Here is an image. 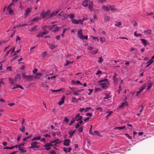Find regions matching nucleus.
<instances>
[{
	"mask_svg": "<svg viewBox=\"0 0 154 154\" xmlns=\"http://www.w3.org/2000/svg\"><path fill=\"white\" fill-rule=\"evenodd\" d=\"M108 81L109 80L108 79H105L100 80L98 81V82L100 83V87L105 89L109 87Z\"/></svg>",
	"mask_w": 154,
	"mask_h": 154,
	"instance_id": "f257e3e1",
	"label": "nucleus"
},
{
	"mask_svg": "<svg viewBox=\"0 0 154 154\" xmlns=\"http://www.w3.org/2000/svg\"><path fill=\"white\" fill-rule=\"evenodd\" d=\"M22 75L23 79L29 81L32 80L33 78V76L26 75L25 73L22 74Z\"/></svg>",
	"mask_w": 154,
	"mask_h": 154,
	"instance_id": "f03ea898",
	"label": "nucleus"
},
{
	"mask_svg": "<svg viewBox=\"0 0 154 154\" xmlns=\"http://www.w3.org/2000/svg\"><path fill=\"white\" fill-rule=\"evenodd\" d=\"M85 20V19L84 18L82 20L80 19L79 20L74 19L72 20V22L74 24L79 23L81 24H82L83 23V21Z\"/></svg>",
	"mask_w": 154,
	"mask_h": 154,
	"instance_id": "7ed1b4c3",
	"label": "nucleus"
},
{
	"mask_svg": "<svg viewBox=\"0 0 154 154\" xmlns=\"http://www.w3.org/2000/svg\"><path fill=\"white\" fill-rule=\"evenodd\" d=\"M50 14L49 11H48L46 12L44 11H43L40 14V16H42V18H43L46 17L47 16H48Z\"/></svg>",
	"mask_w": 154,
	"mask_h": 154,
	"instance_id": "20e7f679",
	"label": "nucleus"
},
{
	"mask_svg": "<svg viewBox=\"0 0 154 154\" xmlns=\"http://www.w3.org/2000/svg\"><path fill=\"white\" fill-rule=\"evenodd\" d=\"M38 144V143L36 142H32L31 145V147H29L30 148H39V146H38L37 144Z\"/></svg>",
	"mask_w": 154,
	"mask_h": 154,
	"instance_id": "39448f33",
	"label": "nucleus"
},
{
	"mask_svg": "<svg viewBox=\"0 0 154 154\" xmlns=\"http://www.w3.org/2000/svg\"><path fill=\"white\" fill-rule=\"evenodd\" d=\"M77 34L79 38L82 39H83L84 36L82 34V29L78 31Z\"/></svg>",
	"mask_w": 154,
	"mask_h": 154,
	"instance_id": "423d86ee",
	"label": "nucleus"
},
{
	"mask_svg": "<svg viewBox=\"0 0 154 154\" xmlns=\"http://www.w3.org/2000/svg\"><path fill=\"white\" fill-rule=\"evenodd\" d=\"M70 140L69 139H65L63 141V145L65 146H68L69 145Z\"/></svg>",
	"mask_w": 154,
	"mask_h": 154,
	"instance_id": "0eeeda50",
	"label": "nucleus"
},
{
	"mask_svg": "<svg viewBox=\"0 0 154 154\" xmlns=\"http://www.w3.org/2000/svg\"><path fill=\"white\" fill-rule=\"evenodd\" d=\"M104 21L105 22H108L110 20V17L105 14H103Z\"/></svg>",
	"mask_w": 154,
	"mask_h": 154,
	"instance_id": "6e6552de",
	"label": "nucleus"
},
{
	"mask_svg": "<svg viewBox=\"0 0 154 154\" xmlns=\"http://www.w3.org/2000/svg\"><path fill=\"white\" fill-rule=\"evenodd\" d=\"M89 0H85L82 4V5L85 7H87L88 5V2L89 3Z\"/></svg>",
	"mask_w": 154,
	"mask_h": 154,
	"instance_id": "1a4fd4ad",
	"label": "nucleus"
},
{
	"mask_svg": "<svg viewBox=\"0 0 154 154\" xmlns=\"http://www.w3.org/2000/svg\"><path fill=\"white\" fill-rule=\"evenodd\" d=\"M31 10V9L30 8H28L26 10L24 14V16L25 17L28 15L29 14Z\"/></svg>",
	"mask_w": 154,
	"mask_h": 154,
	"instance_id": "9d476101",
	"label": "nucleus"
},
{
	"mask_svg": "<svg viewBox=\"0 0 154 154\" xmlns=\"http://www.w3.org/2000/svg\"><path fill=\"white\" fill-rule=\"evenodd\" d=\"M128 105V102L125 101L124 102H123L119 106L120 108H122L124 107L125 106H127Z\"/></svg>",
	"mask_w": 154,
	"mask_h": 154,
	"instance_id": "9b49d317",
	"label": "nucleus"
},
{
	"mask_svg": "<svg viewBox=\"0 0 154 154\" xmlns=\"http://www.w3.org/2000/svg\"><path fill=\"white\" fill-rule=\"evenodd\" d=\"M88 5H89L88 8L91 11H92L93 10V1H90Z\"/></svg>",
	"mask_w": 154,
	"mask_h": 154,
	"instance_id": "f8f14e48",
	"label": "nucleus"
},
{
	"mask_svg": "<svg viewBox=\"0 0 154 154\" xmlns=\"http://www.w3.org/2000/svg\"><path fill=\"white\" fill-rule=\"evenodd\" d=\"M82 116H80L79 113L77 114L75 116V119H76V121H78L79 120H82Z\"/></svg>",
	"mask_w": 154,
	"mask_h": 154,
	"instance_id": "ddd939ff",
	"label": "nucleus"
},
{
	"mask_svg": "<svg viewBox=\"0 0 154 154\" xmlns=\"http://www.w3.org/2000/svg\"><path fill=\"white\" fill-rule=\"evenodd\" d=\"M59 12V11H55L53 12H52L49 15V16L48 18H50L53 16L56 15Z\"/></svg>",
	"mask_w": 154,
	"mask_h": 154,
	"instance_id": "4468645a",
	"label": "nucleus"
},
{
	"mask_svg": "<svg viewBox=\"0 0 154 154\" xmlns=\"http://www.w3.org/2000/svg\"><path fill=\"white\" fill-rule=\"evenodd\" d=\"M109 9L110 10L113 12H115L117 11V9L115 8V5H109Z\"/></svg>",
	"mask_w": 154,
	"mask_h": 154,
	"instance_id": "2eb2a0df",
	"label": "nucleus"
},
{
	"mask_svg": "<svg viewBox=\"0 0 154 154\" xmlns=\"http://www.w3.org/2000/svg\"><path fill=\"white\" fill-rule=\"evenodd\" d=\"M109 5H108L107 6L103 5L102 7V8L104 11H109L110 10Z\"/></svg>",
	"mask_w": 154,
	"mask_h": 154,
	"instance_id": "dca6fc26",
	"label": "nucleus"
},
{
	"mask_svg": "<svg viewBox=\"0 0 154 154\" xmlns=\"http://www.w3.org/2000/svg\"><path fill=\"white\" fill-rule=\"evenodd\" d=\"M68 17H69V18L71 19L72 21V20H73L72 19L75 17V16L74 14H73L71 13L69 14L67 16V17H65L66 19Z\"/></svg>",
	"mask_w": 154,
	"mask_h": 154,
	"instance_id": "f3484780",
	"label": "nucleus"
},
{
	"mask_svg": "<svg viewBox=\"0 0 154 154\" xmlns=\"http://www.w3.org/2000/svg\"><path fill=\"white\" fill-rule=\"evenodd\" d=\"M65 98V97L64 96L58 102V104L59 105H62L64 103Z\"/></svg>",
	"mask_w": 154,
	"mask_h": 154,
	"instance_id": "a211bd4d",
	"label": "nucleus"
},
{
	"mask_svg": "<svg viewBox=\"0 0 154 154\" xmlns=\"http://www.w3.org/2000/svg\"><path fill=\"white\" fill-rule=\"evenodd\" d=\"M76 131V130H75L72 131H71L69 132L68 134L69 135V138H71L72 136L74 134Z\"/></svg>",
	"mask_w": 154,
	"mask_h": 154,
	"instance_id": "6ab92c4d",
	"label": "nucleus"
},
{
	"mask_svg": "<svg viewBox=\"0 0 154 154\" xmlns=\"http://www.w3.org/2000/svg\"><path fill=\"white\" fill-rule=\"evenodd\" d=\"M21 79L20 75L19 74H17L16 75L14 79V80L16 81L17 80H20Z\"/></svg>",
	"mask_w": 154,
	"mask_h": 154,
	"instance_id": "aec40b11",
	"label": "nucleus"
},
{
	"mask_svg": "<svg viewBox=\"0 0 154 154\" xmlns=\"http://www.w3.org/2000/svg\"><path fill=\"white\" fill-rule=\"evenodd\" d=\"M44 147H45V149L47 150H49L51 149V147L49 146L48 143L46 144L44 146Z\"/></svg>",
	"mask_w": 154,
	"mask_h": 154,
	"instance_id": "412c9836",
	"label": "nucleus"
},
{
	"mask_svg": "<svg viewBox=\"0 0 154 154\" xmlns=\"http://www.w3.org/2000/svg\"><path fill=\"white\" fill-rule=\"evenodd\" d=\"M125 126H123L121 127H116L115 129L116 130H121L124 129L125 128Z\"/></svg>",
	"mask_w": 154,
	"mask_h": 154,
	"instance_id": "4be33fe9",
	"label": "nucleus"
},
{
	"mask_svg": "<svg viewBox=\"0 0 154 154\" xmlns=\"http://www.w3.org/2000/svg\"><path fill=\"white\" fill-rule=\"evenodd\" d=\"M153 62V60H152V59L150 60L148 62L146 63H148V64L146 66V67H147L149 66Z\"/></svg>",
	"mask_w": 154,
	"mask_h": 154,
	"instance_id": "5701e85b",
	"label": "nucleus"
},
{
	"mask_svg": "<svg viewBox=\"0 0 154 154\" xmlns=\"http://www.w3.org/2000/svg\"><path fill=\"white\" fill-rule=\"evenodd\" d=\"M54 140L56 141L55 143L54 144V145L55 146H56L57 144L60 143L62 142V141L58 139L55 140Z\"/></svg>",
	"mask_w": 154,
	"mask_h": 154,
	"instance_id": "b1692460",
	"label": "nucleus"
},
{
	"mask_svg": "<svg viewBox=\"0 0 154 154\" xmlns=\"http://www.w3.org/2000/svg\"><path fill=\"white\" fill-rule=\"evenodd\" d=\"M25 129V127L24 125H22V127L19 128V130L20 131L22 132H24Z\"/></svg>",
	"mask_w": 154,
	"mask_h": 154,
	"instance_id": "393cba45",
	"label": "nucleus"
},
{
	"mask_svg": "<svg viewBox=\"0 0 154 154\" xmlns=\"http://www.w3.org/2000/svg\"><path fill=\"white\" fill-rule=\"evenodd\" d=\"M48 32V31L45 30L42 32H40V34H41V37H42L44 35L46 34Z\"/></svg>",
	"mask_w": 154,
	"mask_h": 154,
	"instance_id": "a878e982",
	"label": "nucleus"
},
{
	"mask_svg": "<svg viewBox=\"0 0 154 154\" xmlns=\"http://www.w3.org/2000/svg\"><path fill=\"white\" fill-rule=\"evenodd\" d=\"M141 41L142 42V43H143L144 45L145 46L146 45L147 42L144 39H141Z\"/></svg>",
	"mask_w": 154,
	"mask_h": 154,
	"instance_id": "bb28decb",
	"label": "nucleus"
},
{
	"mask_svg": "<svg viewBox=\"0 0 154 154\" xmlns=\"http://www.w3.org/2000/svg\"><path fill=\"white\" fill-rule=\"evenodd\" d=\"M93 127V125H91V128L89 129V132L90 134L92 135H95L92 132V128Z\"/></svg>",
	"mask_w": 154,
	"mask_h": 154,
	"instance_id": "cd10ccee",
	"label": "nucleus"
},
{
	"mask_svg": "<svg viewBox=\"0 0 154 154\" xmlns=\"http://www.w3.org/2000/svg\"><path fill=\"white\" fill-rule=\"evenodd\" d=\"M7 9L8 10V11L9 12V13L10 14H11L13 13V11L11 9V8L10 7H8H8Z\"/></svg>",
	"mask_w": 154,
	"mask_h": 154,
	"instance_id": "c85d7f7f",
	"label": "nucleus"
},
{
	"mask_svg": "<svg viewBox=\"0 0 154 154\" xmlns=\"http://www.w3.org/2000/svg\"><path fill=\"white\" fill-rule=\"evenodd\" d=\"M144 32L145 34H150L151 32V30L150 29H149L147 30L144 31Z\"/></svg>",
	"mask_w": 154,
	"mask_h": 154,
	"instance_id": "c756f323",
	"label": "nucleus"
},
{
	"mask_svg": "<svg viewBox=\"0 0 154 154\" xmlns=\"http://www.w3.org/2000/svg\"><path fill=\"white\" fill-rule=\"evenodd\" d=\"M9 81H10L11 84L13 85L14 84V80L12 78H9L8 79Z\"/></svg>",
	"mask_w": 154,
	"mask_h": 154,
	"instance_id": "7c9ffc66",
	"label": "nucleus"
},
{
	"mask_svg": "<svg viewBox=\"0 0 154 154\" xmlns=\"http://www.w3.org/2000/svg\"><path fill=\"white\" fill-rule=\"evenodd\" d=\"M40 139H41V137L40 136L37 137H34L32 140V141H33L34 140H40Z\"/></svg>",
	"mask_w": 154,
	"mask_h": 154,
	"instance_id": "2f4dec72",
	"label": "nucleus"
},
{
	"mask_svg": "<svg viewBox=\"0 0 154 154\" xmlns=\"http://www.w3.org/2000/svg\"><path fill=\"white\" fill-rule=\"evenodd\" d=\"M39 18L38 17H35L34 18L31 20L32 22H35L37 21L38 20H39Z\"/></svg>",
	"mask_w": 154,
	"mask_h": 154,
	"instance_id": "473e14b6",
	"label": "nucleus"
},
{
	"mask_svg": "<svg viewBox=\"0 0 154 154\" xmlns=\"http://www.w3.org/2000/svg\"><path fill=\"white\" fill-rule=\"evenodd\" d=\"M37 27V26H35L31 28V29L29 30V31L30 32H32L33 31H35L36 30V29Z\"/></svg>",
	"mask_w": 154,
	"mask_h": 154,
	"instance_id": "72a5a7b5",
	"label": "nucleus"
},
{
	"mask_svg": "<svg viewBox=\"0 0 154 154\" xmlns=\"http://www.w3.org/2000/svg\"><path fill=\"white\" fill-rule=\"evenodd\" d=\"M18 150H20L22 152H27V150L24 149H23L22 148H19Z\"/></svg>",
	"mask_w": 154,
	"mask_h": 154,
	"instance_id": "f704fd0d",
	"label": "nucleus"
},
{
	"mask_svg": "<svg viewBox=\"0 0 154 154\" xmlns=\"http://www.w3.org/2000/svg\"><path fill=\"white\" fill-rule=\"evenodd\" d=\"M116 76H117V75L116 74H115L113 76V81L115 82H116L118 80V79L117 78H116Z\"/></svg>",
	"mask_w": 154,
	"mask_h": 154,
	"instance_id": "c9c22d12",
	"label": "nucleus"
},
{
	"mask_svg": "<svg viewBox=\"0 0 154 154\" xmlns=\"http://www.w3.org/2000/svg\"><path fill=\"white\" fill-rule=\"evenodd\" d=\"M140 108H141V109L140 110V113H141L143 111V109L144 106L143 105H141L139 107L138 109H140Z\"/></svg>",
	"mask_w": 154,
	"mask_h": 154,
	"instance_id": "e433bc0d",
	"label": "nucleus"
},
{
	"mask_svg": "<svg viewBox=\"0 0 154 154\" xmlns=\"http://www.w3.org/2000/svg\"><path fill=\"white\" fill-rule=\"evenodd\" d=\"M72 101L73 102H75L78 101L77 100L75 97H73L72 98Z\"/></svg>",
	"mask_w": 154,
	"mask_h": 154,
	"instance_id": "4c0bfd02",
	"label": "nucleus"
},
{
	"mask_svg": "<svg viewBox=\"0 0 154 154\" xmlns=\"http://www.w3.org/2000/svg\"><path fill=\"white\" fill-rule=\"evenodd\" d=\"M94 134L97 135L98 136H101V134L98 131H94Z\"/></svg>",
	"mask_w": 154,
	"mask_h": 154,
	"instance_id": "58836bf2",
	"label": "nucleus"
},
{
	"mask_svg": "<svg viewBox=\"0 0 154 154\" xmlns=\"http://www.w3.org/2000/svg\"><path fill=\"white\" fill-rule=\"evenodd\" d=\"M83 127L79 128L78 129V131L79 132H82L83 131Z\"/></svg>",
	"mask_w": 154,
	"mask_h": 154,
	"instance_id": "ea45409f",
	"label": "nucleus"
},
{
	"mask_svg": "<svg viewBox=\"0 0 154 154\" xmlns=\"http://www.w3.org/2000/svg\"><path fill=\"white\" fill-rule=\"evenodd\" d=\"M41 86L44 87H48V86L45 83H42L41 85Z\"/></svg>",
	"mask_w": 154,
	"mask_h": 154,
	"instance_id": "a19ab883",
	"label": "nucleus"
},
{
	"mask_svg": "<svg viewBox=\"0 0 154 154\" xmlns=\"http://www.w3.org/2000/svg\"><path fill=\"white\" fill-rule=\"evenodd\" d=\"M125 135L127 136V137L129 139H131L132 137H131L128 134H125Z\"/></svg>",
	"mask_w": 154,
	"mask_h": 154,
	"instance_id": "79ce46f5",
	"label": "nucleus"
},
{
	"mask_svg": "<svg viewBox=\"0 0 154 154\" xmlns=\"http://www.w3.org/2000/svg\"><path fill=\"white\" fill-rule=\"evenodd\" d=\"M66 28H65L63 29V32L62 33L61 35V36L63 37H64V35L65 33V31H66Z\"/></svg>",
	"mask_w": 154,
	"mask_h": 154,
	"instance_id": "37998d69",
	"label": "nucleus"
},
{
	"mask_svg": "<svg viewBox=\"0 0 154 154\" xmlns=\"http://www.w3.org/2000/svg\"><path fill=\"white\" fill-rule=\"evenodd\" d=\"M66 63L65 64L64 66H67L70 64H72L73 63V62H70L69 61H66Z\"/></svg>",
	"mask_w": 154,
	"mask_h": 154,
	"instance_id": "c03bdc74",
	"label": "nucleus"
},
{
	"mask_svg": "<svg viewBox=\"0 0 154 154\" xmlns=\"http://www.w3.org/2000/svg\"><path fill=\"white\" fill-rule=\"evenodd\" d=\"M152 83L151 82H150V84L148 86V87L146 89V90H148L150 88H151V87L152 85Z\"/></svg>",
	"mask_w": 154,
	"mask_h": 154,
	"instance_id": "a18cd8bd",
	"label": "nucleus"
},
{
	"mask_svg": "<svg viewBox=\"0 0 154 154\" xmlns=\"http://www.w3.org/2000/svg\"><path fill=\"white\" fill-rule=\"evenodd\" d=\"M62 12H61L60 14H58V16H61L62 17H64V15H66V14H62Z\"/></svg>",
	"mask_w": 154,
	"mask_h": 154,
	"instance_id": "49530a36",
	"label": "nucleus"
},
{
	"mask_svg": "<svg viewBox=\"0 0 154 154\" xmlns=\"http://www.w3.org/2000/svg\"><path fill=\"white\" fill-rule=\"evenodd\" d=\"M61 90V89H60L58 90H53L52 89H51V91L53 92H57L58 91H60Z\"/></svg>",
	"mask_w": 154,
	"mask_h": 154,
	"instance_id": "de8ad7c7",
	"label": "nucleus"
},
{
	"mask_svg": "<svg viewBox=\"0 0 154 154\" xmlns=\"http://www.w3.org/2000/svg\"><path fill=\"white\" fill-rule=\"evenodd\" d=\"M121 25V22H117L115 24V26H119L120 25Z\"/></svg>",
	"mask_w": 154,
	"mask_h": 154,
	"instance_id": "09e8293b",
	"label": "nucleus"
},
{
	"mask_svg": "<svg viewBox=\"0 0 154 154\" xmlns=\"http://www.w3.org/2000/svg\"><path fill=\"white\" fill-rule=\"evenodd\" d=\"M146 87V83H145L141 87L140 89L143 90Z\"/></svg>",
	"mask_w": 154,
	"mask_h": 154,
	"instance_id": "8fccbe9b",
	"label": "nucleus"
},
{
	"mask_svg": "<svg viewBox=\"0 0 154 154\" xmlns=\"http://www.w3.org/2000/svg\"><path fill=\"white\" fill-rule=\"evenodd\" d=\"M54 26V25L50 26H48V29L49 30H51L53 28Z\"/></svg>",
	"mask_w": 154,
	"mask_h": 154,
	"instance_id": "3c124183",
	"label": "nucleus"
},
{
	"mask_svg": "<svg viewBox=\"0 0 154 154\" xmlns=\"http://www.w3.org/2000/svg\"><path fill=\"white\" fill-rule=\"evenodd\" d=\"M75 119L72 120L69 124V125L70 126L72 125L73 123L75 122Z\"/></svg>",
	"mask_w": 154,
	"mask_h": 154,
	"instance_id": "603ef678",
	"label": "nucleus"
},
{
	"mask_svg": "<svg viewBox=\"0 0 154 154\" xmlns=\"http://www.w3.org/2000/svg\"><path fill=\"white\" fill-rule=\"evenodd\" d=\"M72 94L73 95L76 96H78L79 95V94L76 91H73V92Z\"/></svg>",
	"mask_w": 154,
	"mask_h": 154,
	"instance_id": "864d4df0",
	"label": "nucleus"
},
{
	"mask_svg": "<svg viewBox=\"0 0 154 154\" xmlns=\"http://www.w3.org/2000/svg\"><path fill=\"white\" fill-rule=\"evenodd\" d=\"M92 113H88L86 114V116H92Z\"/></svg>",
	"mask_w": 154,
	"mask_h": 154,
	"instance_id": "5fc2aeb1",
	"label": "nucleus"
},
{
	"mask_svg": "<svg viewBox=\"0 0 154 154\" xmlns=\"http://www.w3.org/2000/svg\"><path fill=\"white\" fill-rule=\"evenodd\" d=\"M76 84H79L80 85H82V84L80 82V81L79 80L76 81Z\"/></svg>",
	"mask_w": 154,
	"mask_h": 154,
	"instance_id": "6e6d98bb",
	"label": "nucleus"
},
{
	"mask_svg": "<svg viewBox=\"0 0 154 154\" xmlns=\"http://www.w3.org/2000/svg\"><path fill=\"white\" fill-rule=\"evenodd\" d=\"M28 25V23H25V24H23L22 25H18L17 26H18L19 25L20 26H21V27H23V26H27V25Z\"/></svg>",
	"mask_w": 154,
	"mask_h": 154,
	"instance_id": "4d7b16f0",
	"label": "nucleus"
},
{
	"mask_svg": "<svg viewBox=\"0 0 154 154\" xmlns=\"http://www.w3.org/2000/svg\"><path fill=\"white\" fill-rule=\"evenodd\" d=\"M88 91H89L90 93H88V95H90L92 93V92H93V90L92 89H88Z\"/></svg>",
	"mask_w": 154,
	"mask_h": 154,
	"instance_id": "13d9d810",
	"label": "nucleus"
},
{
	"mask_svg": "<svg viewBox=\"0 0 154 154\" xmlns=\"http://www.w3.org/2000/svg\"><path fill=\"white\" fill-rule=\"evenodd\" d=\"M59 27H58V26H56L55 28V29L54 30H53V31L54 32H56V31H58V30H59Z\"/></svg>",
	"mask_w": 154,
	"mask_h": 154,
	"instance_id": "bf43d9fd",
	"label": "nucleus"
},
{
	"mask_svg": "<svg viewBox=\"0 0 154 154\" xmlns=\"http://www.w3.org/2000/svg\"><path fill=\"white\" fill-rule=\"evenodd\" d=\"M56 47V46L55 45H51V46H50V48L51 49H54V48H55Z\"/></svg>",
	"mask_w": 154,
	"mask_h": 154,
	"instance_id": "052dcab7",
	"label": "nucleus"
},
{
	"mask_svg": "<svg viewBox=\"0 0 154 154\" xmlns=\"http://www.w3.org/2000/svg\"><path fill=\"white\" fill-rule=\"evenodd\" d=\"M63 150L66 153L68 152L67 149V148L65 147H64L63 148Z\"/></svg>",
	"mask_w": 154,
	"mask_h": 154,
	"instance_id": "680f3d73",
	"label": "nucleus"
},
{
	"mask_svg": "<svg viewBox=\"0 0 154 154\" xmlns=\"http://www.w3.org/2000/svg\"><path fill=\"white\" fill-rule=\"evenodd\" d=\"M16 87H17V88H20L22 89H23V87L21 86L18 85H17Z\"/></svg>",
	"mask_w": 154,
	"mask_h": 154,
	"instance_id": "e2e57ef3",
	"label": "nucleus"
},
{
	"mask_svg": "<svg viewBox=\"0 0 154 154\" xmlns=\"http://www.w3.org/2000/svg\"><path fill=\"white\" fill-rule=\"evenodd\" d=\"M51 154H56V153L54 150H53L50 151Z\"/></svg>",
	"mask_w": 154,
	"mask_h": 154,
	"instance_id": "0e129e2a",
	"label": "nucleus"
},
{
	"mask_svg": "<svg viewBox=\"0 0 154 154\" xmlns=\"http://www.w3.org/2000/svg\"><path fill=\"white\" fill-rule=\"evenodd\" d=\"M35 78L36 79H38L40 78V77L38 75H37L36 74H35Z\"/></svg>",
	"mask_w": 154,
	"mask_h": 154,
	"instance_id": "69168bd1",
	"label": "nucleus"
},
{
	"mask_svg": "<svg viewBox=\"0 0 154 154\" xmlns=\"http://www.w3.org/2000/svg\"><path fill=\"white\" fill-rule=\"evenodd\" d=\"M24 143H23L21 144H20L18 145V146L19 148H21L20 147L21 146H23L24 145Z\"/></svg>",
	"mask_w": 154,
	"mask_h": 154,
	"instance_id": "338daca9",
	"label": "nucleus"
},
{
	"mask_svg": "<svg viewBox=\"0 0 154 154\" xmlns=\"http://www.w3.org/2000/svg\"><path fill=\"white\" fill-rule=\"evenodd\" d=\"M100 60L99 61V62L101 63L103 61V59L102 57H99Z\"/></svg>",
	"mask_w": 154,
	"mask_h": 154,
	"instance_id": "774afa93",
	"label": "nucleus"
}]
</instances>
